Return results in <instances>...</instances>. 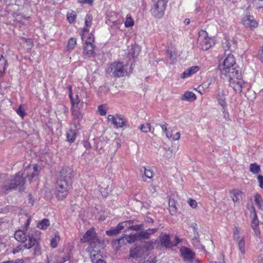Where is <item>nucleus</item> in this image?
Listing matches in <instances>:
<instances>
[{
    "instance_id": "nucleus-44",
    "label": "nucleus",
    "mask_w": 263,
    "mask_h": 263,
    "mask_svg": "<svg viewBox=\"0 0 263 263\" xmlns=\"http://www.w3.org/2000/svg\"><path fill=\"white\" fill-rule=\"evenodd\" d=\"M253 5L256 8H263V0H253Z\"/></svg>"
},
{
    "instance_id": "nucleus-20",
    "label": "nucleus",
    "mask_w": 263,
    "mask_h": 263,
    "mask_svg": "<svg viewBox=\"0 0 263 263\" xmlns=\"http://www.w3.org/2000/svg\"><path fill=\"white\" fill-rule=\"evenodd\" d=\"M199 70V67L198 66H194L190 68L187 69L184 71L181 75L182 79H185L186 78L191 76L194 73H196Z\"/></svg>"
},
{
    "instance_id": "nucleus-13",
    "label": "nucleus",
    "mask_w": 263,
    "mask_h": 263,
    "mask_svg": "<svg viewBox=\"0 0 263 263\" xmlns=\"http://www.w3.org/2000/svg\"><path fill=\"white\" fill-rule=\"evenodd\" d=\"M107 120L117 128L122 127L126 122L125 119L120 115H116L115 116L109 115Z\"/></svg>"
},
{
    "instance_id": "nucleus-31",
    "label": "nucleus",
    "mask_w": 263,
    "mask_h": 263,
    "mask_svg": "<svg viewBox=\"0 0 263 263\" xmlns=\"http://www.w3.org/2000/svg\"><path fill=\"white\" fill-rule=\"evenodd\" d=\"M196 99L195 95L191 91H187L185 92L182 97V100H186L189 101H193Z\"/></svg>"
},
{
    "instance_id": "nucleus-58",
    "label": "nucleus",
    "mask_w": 263,
    "mask_h": 263,
    "mask_svg": "<svg viewBox=\"0 0 263 263\" xmlns=\"http://www.w3.org/2000/svg\"><path fill=\"white\" fill-rule=\"evenodd\" d=\"M29 203L31 204V205H33L34 203V199L32 196L31 194H29Z\"/></svg>"
},
{
    "instance_id": "nucleus-29",
    "label": "nucleus",
    "mask_w": 263,
    "mask_h": 263,
    "mask_svg": "<svg viewBox=\"0 0 263 263\" xmlns=\"http://www.w3.org/2000/svg\"><path fill=\"white\" fill-rule=\"evenodd\" d=\"M241 231V228L237 227H235L234 228L233 230V239L235 241L244 238V236H241L240 235Z\"/></svg>"
},
{
    "instance_id": "nucleus-60",
    "label": "nucleus",
    "mask_w": 263,
    "mask_h": 263,
    "mask_svg": "<svg viewBox=\"0 0 263 263\" xmlns=\"http://www.w3.org/2000/svg\"><path fill=\"white\" fill-rule=\"evenodd\" d=\"M69 96V97L70 98L71 103L72 105L73 106H74V99H73L72 97V95H71V91L70 92Z\"/></svg>"
},
{
    "instance_id": "nucleus-7",
    "label": "nucleus",
    "mask_w": 263,
    "mask_h": 263,
    "mask_svg": "<svg viewBox=\"0 0 263 263\" xmlns=\"http://www.w3.org/2000/svg\"><path fill=\"white\" fill-rule=\"evenodd\" d=\"M236 65L234 57L231 54H229L224 59L223 63L219 66L221 74L228 73V68Z\"/></svg>"
},
{
    "instance_id": "nucleus-17",
    "label": "nucleus",
    "mask_w": 263,
    "mask_h": 263,
    "mask_svg": "<svg viewBox=\"0 0 263 263\" xmlns=\"http://www.w3.org/2000/svg\"><path fill=\"white\" fill-rule=\"evenodd\" d=\"M145 248L142 246H136L130 249L129 251V257L132 258H137L142 257L144 252Z\"/></svg>"
},
{
    "instance_id": "nucleus-39",
    "label": "nucleus",
    "mask_w": 263,
    "mask_h": 263,
    "mask_svg": "<svg viewBox=\"0 0 263 263\" xmlns=\"http://www.w3.org/2000/svg\"><path fill=\"white\" fill-rule=\"evenodd\" d=\"M260 170V166L256 163H252L250 165V171L254 174L258 173Z\"/></svg>"
},
{
    "instance_id": "nucleus-33",
    "label": "nucleus",
    "mask_w": 263,
    "mask_h": 263,
    "mask_svg": "<svg viewBox=\"0 0 263 263\" xmlns=\"http://www.w3.org/2000/svg\"><path fill=\"white\" fill-rule=\"evenodd\" d=\"M239 249L242 254L245 253V238L240 239L238 241H236Z\"/></svg>"
},
{
    "instance_id": "nucleus-34",
    "label": "nucleus",
    "mask_w": 263,
    "mask_h": 263,
    "mask_svg": "<svg viewBox=\"0 0 263 263\" xmlns=\"http://www.w3.org/2000/svg\"><path fill=\"white\" fill-rule=\"evenodd\" d=\"M255 202L259 209L263 210V201L260 195L256 194L255 196Z\"/></svg>"
},
{
    "instance_id": "nucleus-62",
    "label": "nucleus",
    "mask_w": 263,
    "mask_h": 263,
    "mask_svg": "<svg viewBox=\"0 0 263 263\" xmlns=\"http://www.w3.org/2000/svg\"><path fill=\"white\" fill-rule=\"evenodd\" d=\"M3 263H16V261L15 260H11L4 261Z\"/></svg>"
},
{
    "instance_id": "nucleus-1",
    "label": "nucleus",
    "mask_w": 263,
    "mask_h": 263,
    "mask_svg": "<svg viewBox=\"0 0 263 263\" xmlns=\"http://www.w3.org/2000/svg\"><path fill=\"white\" fill-rule=\"evenodd\" d=\"M14 237L16 240L23 243L25 248L32 249L33 256L40 253L41 248L39 243L32 233L17 230L14 234Z\"/></svg>"
},
{
    "instance_id": "nucleus-10",
    "label": "nucleus",
    "mask_w": 263,
    "mask_h": 263,
    "mask_svg": "<svg viewBox=\"0 0 263 263\" xmlns=\"http://www.w3.org/2000/svg\"><path fill=\"white\" fill-rule=\"evenodd\" d=\"M135 241V237L134 235H130L129 236H125L120 238L118 239L114 240L112 241V246L114 248L118 250L122 246L126 244L127 243L133 242Z\"/></svg>"
},
{
    "instance_id": "nucleus-18",
    "label": "nucleus",
    "mask_w": 263,
    "mask_h": 263,
    "mask_svg": "<svg viewBox=\"0 0 263 263\" xmlns=\"http://www.w3.org/2000/svg\"><path fill=\"white\" fill-rule=\"evenodd\" d=\"M130 222L131 221H126L120 223L116 227L112 228L110 230H107L106 231V234L109 236L117 235L119 234L125 227H127V223Z\"/></svg>"
},
{
    "instance_id": "nucleus-28",
    "label": "nucleus",
    "mask_w": 263,
    "mask_h": 263,
    "mask_svg": "<svg viewBox=\"0 0 263 263\" xmlns=\"http://www.w3.org/2000/svg\"><path fill=\"white\" fill-rule=\"evenodd\" d=\"M218 101L223 108L226 106V98L223 91H219L217 96Z\"/></svg>"
},
{
    "instance_id": "nucleus-54",
    "label": "nucleus",
    "mask_w": 263,
    "mask_h": 263,
    "mask_svg": "<svg viewBox=\"0 0 263 263\" xmlns=\"http://www.w3.org/2000/svg\"><path fill=\"white\" fill-rule=\"evenodd\" d=\"M17 114L20 116L21 117H23L25 115V111L22 109L21 107H20L17 110H16Z\"/></svg>"
},
{
    "instance_id": "nucleus-46",
    "label": "nucleus",
    "mask_w": 263,
    "mask_h": 263,
    "mask_svg": "<svg viewBox=\"0 0 263 263\" xmlns=\"http://www.w3.org/2000/svg\"><path fill=\"white\" fill-rule=\"evenodd\" d=\"M77 15L73 12L68 13L67 14V20L70 23H73L76 18Z\"/></svg>"
},
{
    "instance_id": "nucleus-6",
    "label": "nucleus",
    "mask_w": 263,
    "mask_h": 263,
    "mask_svg": "<svg viewBox=\"0 0 263 263\" xmlns=\"http://www.w3.org/2000/svg\"><path fill=\"white\" fill-rule=\"evenodd\" d=\"M71 184V183L65 181L64 180L58 179L56 188L58 192L57 196L60 199L63 200L66 197Z\"/></svg>"
},
{
    "instance_id": "nucleus-30",
    "label": "nucleus",
    "mask_w": 263,
    "mask_h": 263,
    "mask_svg": "<svg viewBox=\"0 0 263 263\" xmlns=\"http://www.w3.org/2000/svg\"><path fill=\"white\" fill-rule=\"evenodd\" d=\"M76 137V133L72 129L69 130L66 133V138L68 142L73 143Z\"/></svg>"
},
{
    "instance_id": "nucleus-21",
    "label": "nucleus",
    "mask_w": 263,
    "mask_h": 263,
    "mask_svg": "<svg viewBox=\"0 0 263 263\" xmlns=\"http://www.w3.org/2000/svg\"><path fill=\"white\" fill-rule=\"evenodd\" d=\"M242 193L237 190H233L231 192V197L234 203H239V200L242 198Z\"/></svg>"
},
{
    "instance_id": "nucleus-61",
    "label": "nucleus",
    "mask_w": 263,
    "mask_h": 263,
    "mask_svg": "<svg viewBox=\"0 0 263 263\" xmlns=\"http://www.w3.org/2000/svg\"><path fill=\"white\" fill-rule=\"evenodd\" d=\"M184 24L185 25H189L190 23V20L189 18H186L184 20Z\"/></svg>"
},
{
    "instance_id": "nucleus-56",
    "label": "nucleus",
    "mask_w": 263,
    "mask_h": 263,
    "mask_svg": "<svg viewBox=\"0 0 263 263\" xmlns=\"http://www.w3.org/2000/svg\"><path fill=\"white\" fill-rule=\"evenodd\" d=\"M74 105H76L77 106L80 103V99L79 98V97L78 95L76 96V99H74Z\"/></svg>"
},
{
    "instance_id": "nucleus-8",
    "label": "nucleus",
    "mask_w": 263,
    "mask_h": 263,
    "mask_svg": "<svg viewBox=\"0 0 263 263\" xmlns=\"http://www.w3.org/2000/svg\"><path fill=\"white\" fill-rule=\"evenodd\" d=\"M230 86L234 90L236 93H240L242 92V88L245 84L242 77H234L229 78Z\"/></svg>"
},
{
    "instance_id": "nucleus-47",
    "label": "nucleus",
    "mask_w": 263,
    "mask_h": 263,
    "mask_svg": "<svg viewBox=\"0 0 263 263\" xmlns=\"http://www.w3.org/2000/svg\"><path fill=\"white\" fill-rule=\"evenodd\" d=\"M143 224L135 225V226H129L127 227L128 229H132L134 231H139L143 229Z\"/></svg>"
},
{
    "instance_id": "nucleus-41",
    "label": "nucleus",
    "mask_w": 263,
    "mask_h": 263,
    "mask_svg": "<svg viewBox=\"0 0 263 263\" xmlns=\"http://www.w3.org/2000/svg\"><path fill=\"white\" fill-rule=\"evenodd\" d=\"M107 107L106 105H99L98 109V111L100 115L105 116L107 113Z\"/></svg>"
},
{
    "instance_id": "nucleus-52",
    "label": "nucleus",
    "mask_w": 263,
    "mask_h": 263,
    "mask_svg": "<svg viewBox=\"0 0 263 263\" xmlns=\"http://www.w3.org/2000/svg\"><path fill=\"white\" fill-rule=\"evenodd\" d=\"M23 248H24L23 246V245H20L18 246L17 247L14 248L12 250L13 254H15L16 253L19 252L21 250H22L23 249Z\"/></svg>"
},
{
    "instance_id": "nucleus-4",
    "label": "nucleus",
    "mask_w": 263,
    "mask_h": 263,
    "mask_svg": "<svg viewBox=\"0 0 263 263\" xmlns=\"http://www.w3.org/2000/svg\"><path fill=\"white\" fill-rule=\"evenodd\" d=\"M168 0H153L152 14L156 17L161 18L164 15Z\"/></svg>"
},
{
    "instance_id": "nucleus-24",
    "label": "nucleus",
    "mask_w": 263,
    "mask_h": 263,
    "mask_svg": "<svg viewBox=\"0 0 263 263\" xmlns=\"http://www.w3.org/2000/svg\"><path fill=\"white\" fill-rule=\"evenodd\" d=\"M54 259L56 260V262H52V257H51L48 259L47 263H64L69 259V256H57L54 257Z\"/></svg>"
},
{
    "instance_id": "nucleus-3",
    "label": "nucleus",
    "mask_w": 263,
    "mask_h": 263,
    "mask_svg": "<svg viewBox=\"0 0 263 263\" xmlns=\"http://www.w3.org/2000/svg\"><path fill=\"white\" fill-rule=\"evenodd\" d=\"M83 243L88 242L89 243V251H93L95 253L100 252V249L104 246L103 241H100L97 236L94 229L91 228L88 230L81 239Z\"/></svg>"
},
{
    "instance_id": "nucleus-57",
    "label": "nucleus",
    "mask_w": 263,
    "mask_h": 263,
    "mask_svg": "<svg viewBox=\"0 0 263 263\" xmlns=\"http://www.w3.org/2000/svg\"><path fill=\"white\" fill-rule=\"evenodd\" d=\"M83 145L86 148H89L91 147L90 143L87 141L84 142Z\"/></svg>"
},
{
    "instance_id": "nucleus-11",
    "label": "nucleus",
    "mask_w": 263,
    "mask_h": 263,
    "mask_svg": "<svg viewBox=\"0 0 263 263\" xmlns=\"http://www.w3.org/2000/svg\"><path fill=\"white\" fill-rule=\"evenodd\" d=\"M242 24L245 27L250 30H253L257 28L258 25V22L255 19L253 15L250 14L244 16L241 21Z\"/></svg>"
},
{
    "instance_id": "nucleus-63",
    "label": "nucleus",
    "mask_w": 263,
    "mask_h": 263,
    "mask_svg": "<svg viewBox=\"0 0 263 263\" xmlns=\"http://www.w3.org/2000/svg\"><path fill=\"white\" fill-rule=\"evenodd\" d=\"M16 261V263H24V260L22 259H19L15 260Z\"/></svg>"
},
{
    "instance_id": "nucleus-55",
    "label": "nucleus",
    "mask_w": 263,
    "mask_h": 263,
    "mask_svg": "<svg viewBox=\"0 0 263 263\" xmlns=\"http://www.w3.org/2000/svg\"><path fill=\"white\" fill-rule=\"evenodd\" d=\"M258 58L262 62H263V48L259 51L258 54Z\"/></svg>"
},
{
    "instance_id": "nucleus-36",
    "label": "nucleus",
    "mask_w": 263,
    "mask_h": 263,
    "mask_svg": "<svg viewBox=\"0 0 263 263\" xmlns=\"http://www.w3.org/2000/svg\"><path fill=\"white\" fill-rule=\"evenodd\" d=\"M60 240V236L56 234H55L54 236L51 239V242H50V246L52 248H55L58 246V242Z\"/></svg>"
},
{
    "instance_id": "nucleus-51",
    "label": "nucleus",
    "mask_w": 263,
    "mask_h": 263,
    "mask_svg": "<svg viewBox=\"0 0 263 263\" xmlns=\"http://www.w3.org/2000/svg\"><path fill=\"white\" fill-rule=\"evenodd\" d=\"M78 2L82 4L92 5L93 3V0H78Z\"/></svg>"
},
{
    "instance_id": "nucleus-40",
    "label": "nucleus",
    "mask_w": 263,
    "mask_h": 263,
    "mask_svg": "<svg viewBox=\"0 0 263 263\" xmlns=\"http://www.w3.org/2000/svg\"><path fill=\"white\" fill-rule=\"evenodd\" d=\"M77 44L76 39L74 37H71L68 42L67 48L68 50H72L75 47Z\"/></svg>"
},
{
    "instance_id": "nucleus-48",
    "label": "nucleus",
    "mask_w": 263,
    "mask_h": 263,
    "mask_svg": "<svg viewBox=\"0 0 263 263\" xmlns=\"http://www.w3.org/2000/svg\"><path fill=\"white\" fill-rule=\"evenodd\" d=\"M142 247L145 248V252L148 250H151L153 248V243L152 242H147L145 245L142 246Z\"/></svg>"
},
{
    "instance_id": "nucleus-42",
    "label": "nucleus",
    "mask_w": 263,
    "mask_h": 263,
    "mask_svg": "<svg viewBox=\"0 0 263 263\" xmlns=\"http://www.w3.org/2000/svg\"><path fill=\"white\" fill-rule=\"evenodd\" d=\"M140 129L142 132L147 133L151 130V125L149 123L142 124L140 126Z\"/></svg>"
},
{
    "instance_id": "nucleus-53",
    "label": "nucleus",
    "mask_w": 263,
    "mask_h": 263,
    "mask_svg": "<svg viewBox=\"0 0 263 263\" xmlns=\"http://www.w3.org/2000/svg\"><path fill=\"white\" fill-rule=\"evenodd\" d=\"M257 179L259 182V186L263 189V176L262 175H259Z\"/></svg>"
},
{
    "instance_id": "nucleus-19",
    "label": "nucleus",
    "mask_w": 263,
    "mask_h": 263,
    "mask_svg": "<svg viewBox=\"0 0 263 263\" xmlns=\"http://www.w3.org/2000/svg\"><path fill=\"white\" fill-rule=\"evenodd\" d=\"M228 69H229V68H228ZM228 73L222 74L226 76L229 78H233L235 76L241 77V73L240 70V68L236 65H235V66L231 67L230 70H228Z\"/></svg>"
},
{
    "instance_id": "nucleus-22",
    "label": "nucleus",
    "mask_w": 263,
    "mask_h": 263,
    "mask_svg": "<svg viewBox=\"0 0 263 263\" xmlns=\"http://www.w3.org/2000/svg\"><path fill=\"white\" fill-rule=\"evenodd\" d=\"M100 256L99 252L95 253L93 251H90V258L92 263H106L104 260L99 258Z\"/></svg>"
},
{
    "instance_id": "nucleus-26",
    "label": "nucleus",
    "mask_w": 263,
    "mask_h": 263,
    "mask_svg": "<svg viewBox=\"0 0 263 263\" xmlns=\"http://www.w3.org/2000/svg\"><path fill=\"white\" fill-rule=\"evenodd\" d=\"M168 205L170 212L171 215H175L177 211L176 201L173 198H170L168 201Z\"/></svg>"
},
{
    "instance_id": "nucleus-35",
    "label": "nucleus",
    "mask_w": 263,
    "mask_h": 263,
    "mask_svg": "<svg viewBox=\"0 0 263 263\" xmlns=\"http://www.w3.org/2000/svg\"><path fill=\"white\" fill-rule=\"evenodd\" d=\"M6 61L3 55L0 58V77L3 74L5 70Z\"/></svg>"
},
{
    "instance_id": "nucleus-59",
    "label": "nucleus",
    "mask_w": 263,
    "mask_h": 263,
    "mask_svg": "<svg viewBox=\"0 0 263 263\" xmlns=\"http://www.w3.org/2000/svg\"><path fill=\"white\" fill-rule=\"evenodd\" d=\"M167 124H166L161 125L162 129L163 130L164 132L166 133L167 132Z\"/></svg>"
},
{
    "instance_id": "nucleus-37",
    "label": "nucleus",
    "mask_w": 263,
    "mask_h": 263,
    "mask_svg": "<svg viewBox=\"0 0 263 263\" xmlns=\"http://www.w3.org/2000/svg\"><path fill=\"white\" fill-rule=\"evenodd\" d=\"M85 25L86 28L84 29V32H88V29L87 28L88 27H90L91 25V20H92V16L91 15L87 14L85 17Z\"/></svg>"
},
{
    "instance_id": "nucleus-2",
    "label": "nucleus",
    "mask_w": 263,
    "mask_h": 263,
    "mask_svg": "<svg viewBox=\"0 0 263 263\" xmlns=\"http://www.w3.org/2000/svg\"><path fill=\"white\" fill-rule=\"evenodd\" d=\"M30 169L27 168L16 174L12 179L6 180L2 186V189L6 191H10L18 186H23L25 182V178L28 177L29 180L37 175L36 173L31 172Z\"/></svg>"
},
{
    "instance_id": "nucleus-32",
    "label": "nucleus",
    "mask_w": 263,
    "mask_h": 263,
    "mask_svg": "<svg viewBox=\"0 0 263 263\" xmlns=\"http://www.w3.org/2000/svg\"><path fill=\"white\" fill-rule=\"evenodd\" d=\"M50 226V222L47 219H44L38 223L37 228L42 229L45 230Z\"/></svg>"
},
{
    "instance_id": "nucleus-14",
    "label": "nucleus",
    "mask_w": 263,
    "mask_h": 263,
    "mask_svg": "<svg viewBox=\"0 0 263 263\" xmlns=\"http://www.w3.org/2000/svg\"><path fill=\"white\" fill-rule=\"evenodd\" d=\"M73 173L72 170L70 167H66L63 168L59 173L58 179L64 180L65 181L71 183Z\"/></svg>"
},
{
    "instance_id": "nucleus-12",
    "label": "nucleus",
    "mask_w": 263,
    "mask_h": 263,
    "mask_svg": "<svg viewBox=\"0 0 263 263\" xmlns=\"http://www.w3.org/2000/svg\"><path fill=\"white\" fill-rule=\"evenodd\" d=\"M181 255L186 263H192L195 257V253L191 249L181 247L180 249Z\"/></svg>"
},
{
    "instance_id": "nucleus-16",
    "label": "nucleus",
    "mask_w": 263,
    "mask_h": 263,
    "mask_svg": "<svg viewBox=\"0 0 263 263\" xmlns=\"http://www.w3.org/2000/svg\"><path fill=\"white\" fill-rule=\"evenodd\" d=\"M158 229H149L144 231H141L139 233H136L134 235L135 237V240L141 239H149L151 236L157 232Z\"/></svg>"
},
{
    "instance_id": "nucleus-27",
    "label": "nucleus",
    "mask_w": 263,
    "mask_h": 263,
    "mask_svg": "<svg viewBox=\"0 0 263 263\" xmlns=\"http://www.w3.org/2000/svg\"><path fill=\"white\" fill-rule=\"evenodd\" d=\"M252 227L256 235L259 234V230L258 227V220L257 219V216L255 213H254V218L252 221Z\"/></svg>"
},
{
    "instance_id": "nucleus-50",
    "label": "nucleus",
    "mask_w": 263,
    "mask_h": 263,
    "mask_svg": "<svg viewBox=\"0 0 263 263\" xmlns=\"http://www.w3.org/2000/svg\"><path fill=\"white\" fill-rule=\"evenodd\" d=\"M187 202L189 204V205L193 208H195L197 206V203L196 201L194 199H190L188 200Z\"/></svg>"
},
{
    "instance_id": "nucleus-25",
    "label": "nucleus",
    "mask_w": 263,
    "mask_h": 263,
    "mask_svg": "<svg viewBox=\"0 0 263 263\" xmlns=\"http://www.w3.org/2000/svg\"><path fill=\"white\" fill-rule=\"evenodd\" d=\"M222 46L223 49L226 51L227 50H232L233 49H235L236 48L235 42L233 40H226L224 42L222 43Z\"/></svg>"
},
{
    "instance_id": "nucleus-15",
    "label": "nucleus",
    "mask_w": 263,
    "mask_h": 263,
    "mask_svg": "<svg viewBox=\"0 0 263 263\" xmlns=\"http://www.w3.org/2000/svg\"><path fill=\"white\" fill-rule=\"evenodd\" d=\"M176 242H172L170 240V235L167 234L162 235L160 237V241L161 246L169 248L173 246H176L181 242L180 239L177 236L175 237Z\"/></svg>"
},
{
    "instance_id": "nucleus-45",
    "label": "nucleus",
    "mask_w": 263,
    "mask_h": 263,
    "mask_svg": "<svg viewBox=\"0 0 263 263\" xmlns=\"http://www.w3.org/2000/svg\"><path fill=\"white\" fill-rule=\"evenodd\" d=\"M95 42V38L92 34H88L85 45L93 44Z\"/></svg>"
},
{
    "instance_id": "nucleus-49",
    "label": "nucleus",
    "mask_w": 263,
    "mask_h": 263,
    "mask_svg": "<svg viewBox=\"0 0 263 263\" xmlns=\"http://www.w3.org/2000/svg\"><path fill=\"white\" fill-rule=\"evenodd\" d=\"M166 136L169 138L172 137V139L174 140H178L180 138V133L179 132H177L173 136H172V135L169 136V135L167 133H166Z\"/></svg>"
},
{
    "instance_id": "nucleus-64",
    "label": "nucleus",
    "mask_w": 263,
    "mask_h": 263,
    "mask_svg": "<svg viewBox=\"0 0 263 263\" xmlns=\"http://www.w3.org/2000/svg\"><path fill=\"white\" fill-rule=\"evenodd\" d=\"M55 256H50L49 257H48L47 258V260H48V259H50V258H51V257H52V262H56V260H55V259H54V257Z\"/></svg>"
},
{
    "instance_id": "nucleus-38",
    "label": "nucleus",
    "mask_w": 263,
    "mask_h": 263,
    "mask_svg": "<svg viewBox=\"0 0 263 263\" xmlns=\"http://www.w3.org/2000/svg\"><path fill=\"white\" fill-rule=\"evenodd\" d=\"M134 25V22L130 14H127L125 22V26L126 27H130Z\"/></svg>"
},
{
    "instance_id": "nucleus-9",
    "label": "nucleus",
    "mask_w": 263,
    "mask_h": 263,
    "mask_svg": "<svg viewBox=\"0 0 263 263\" xmlns=\"http://www.w3.org/2000/svg\"><path fill=\"white\" fill-rule=\"evenodd\" d=\"M123 67L124 65L122 63L114 62L110 65L108 70L112 75L117 77H120L124 75Z\"/></svg>"
},
{
    "instance_id": "nucleus-23",
    "label": "nucleus",
    "mask_w": 263,
    "mask_h": 263,
    "mask_svg": "<svg viewBox=\"0 0 263 263\" xmlns=\"http://www.w3.org/2000/svg\"><path fill=\"white\" fill-rule=\"evenodd\" d=\"M95 46L93 44L85 45L84 54L88 57H91L94 54Z\"/></svg>"
},
{
    "instance_id": "nucleus-43",
    "label": "nucleus",
    "mask_w": 263,
    "mask_h": 263,
    "mask_svg": "<svg viewBox=\"0 0 263 263\" xmlns=\"http://www.w3.org/2000/svg\"><path fill=\"white\" fill-rule=\"evenodd\" d=\"M143 169L144 176L148 179L152 178L153 175L152 170L149 167L146 168L145 167H144Z\"/></svg>"
},
{
    "instance_id": "nucleus-5",
    "label": "nucleus",
    "mask_w": 263,
    "mask_h": 263,
    "mask_svg": "<svg viewBox=\"0 0 263 263\" xmlns=\"http://www.w3.org/2000/svg\"><path fill=\"white\" fill-rule=\"evenodd\" d=\"M198 42L201 49L205 51L215 44L214 41L208 36V33L204 30L199 32Z\"/></svg>"
}]
</instances>
